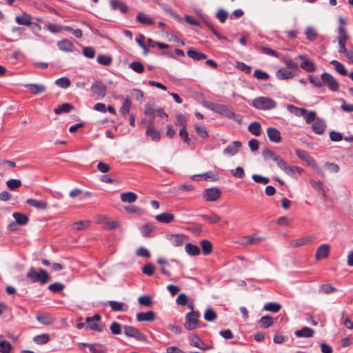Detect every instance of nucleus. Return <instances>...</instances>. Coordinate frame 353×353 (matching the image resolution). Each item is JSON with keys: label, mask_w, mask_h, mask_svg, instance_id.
Segmentation results:
<instances>
[{"label": "nucleus", "mask_w": 353, "mask_h": 353, "mask_svg": "<svg viewBox=\"0 0 353 353\" xmlns=\"http://www.w3.org/2000/svg\"><path fill=\"white\" fill-rule=\"evenodd\" d=\"M281 308V305L276 302H269L263 306V310L272 312H278Z\"/></svg>", "instance_id": "obj_37"}, {"label": "nucleus", "mask_w": 353, "mask_h": 353, "mask_svg": "<svg viewBox=\"0 0 353 353\" xmlns=\"http://www.w3.org/2000/svg\"><path fill=\"white\" fill-rule=\"evenodd\" d=\"M157 110L150 103L145 105L144 114L151 117L152 119L155 117Z\"/></svg>", "instance_id": "obj_56"}, {"label": "nucleus", "mask_w": 353, "mask_h": 353, "mask_svg": "<svg viewBox=\"0 0 353 353\" xmlns=\"http://www.w3.org/2000/svg\"><path fill=\"white\" fill-rule=\"evenodd\" d=\"M200 245L204 255H208L212 252V245L210 241L206 239L202 240L200 242Z\"/></svg>", "instance_id": "obj_34"}, {"label": "nucleus", "mask_w": 353, "mask_h": 353, "mask_svg": "<svg viewBox=\"0 0 353 353\" xmlns=\"http://www.w3.org/2000/svg\"><path fill=\"white\" fill-rule=\"evenodd\" d=\"M57 47L61 51L71 52L74 50L73 43L68 39H63L57 43Z\"/></svg>", "instance_id": "obj_19"}, {"label": "nucleus", "mask_w": 353, "mask_h": 353, "mask_svg": "<svg viewBox=\"0 0 353 353\" xmlns=\"http://www.w3.org/2000/svg\"><path fill=\"white\" fill-rule=\"evenodd\" d=\"M55 84L61 88H68L70 85V81L68 77H64L57 79Z\"/></svg>", "instance_id": "obj_44"}, {"label": "nucleus", "mask_w": 353, "mask_h": 353, "mask_svg": "<svg viewBox=\"0 0 353 353\" xmlns=\"http://www.w3.org/2000/svg\"><path fill=\"white\" fill-rule=\"evenodd\" d=\"M27 91L32 94H39L46 91V87L41 83H27L23 85Z\"/></svg>", "instance_id": "obj_10"}, {"label": "nucleus", "mask_w": 353, "mask_h": 353, "mask_svg": "<svg viewBox=\"0 0 353 353\" xmlns=\"http://www.w3.org/2000/svg\"><path fill=\"white\" fill-rule=\"evenodd\" d=\"M251 105L260 110H269L276 108V102L269 97H259L252 100Z\"/></svg>", "instance_id": "obj_2"}, {"label": "nucleus", "mask_w": 353, "mask_h": 353, "mask_svg": "<svg viewBox=\"0 0 353 353\" xmlns=\"http://www.w3.org/2000/svg\"><path fill=\"white\" fill-rule=\"evenodd\" d=\"M166 239L174 247L183 245L188 239L187 236L183 234H167Z\"/></svg>", "instance_id": "obj_8"}, {"label": "nucleus", "mask_w": 353, "mask_h": 353, "mask_svg": "<svg viewBox=\"0 0 353 353\" xmlns=\"http://www.w3.org/2000/svg\"><path fill=\"white\" fill-rule=\"evenodd\" d=\"M203 218L210 223H216L221 220V216L215 214H204L202 216Z\"/></svg>", "instance_id": "obj_53"}, {"label": "nucleus", "mask_w": 353, "mask_h": 353, "mask_svg": "<svg viewBox=\"0 0 353 353\" xmlns=\"http://www.w3.org/2000/svg\"><path fill=\"white\" fill-rule=\"evenodd\" d=\"M90 90L92 97L100 100L104 98L106 94V86L101 81H95L92 83Z\"/></svg>", "instance_id": "obj_3"}, {"label": "nucleus", "mask_w": 353, "mask_h": 353, "mask_svg": "<svg viewBox=\"0 0 353 353\" xmlns=\"http://www.w3.org/2000/svg\"><path fill=\"white\" fill-rule=\"evenodd\" d=\"M305 34L307 37V39L311 41H314L316 37V30H314V28L310 26L306 28Z\"/></svg>", "instance_id": "obj_59"}, {"label": "nucleus", "mask_w": 353, "mask_h": 353, "mask_svg": "<svg viewBox=\"0 0 353 353\" xmlns=\"http://www.w3.org/2000/svg\"><path fill=\"white\" fill-rule=\"evenodd\" d=\"M261 124L257 121L252 122L248 126V130L254 136L261 134Z\"/></svg>", "instance_id": "obj_38"}, {"label": "nucleus", "mask_w": 353, "mask_h": 353, "mask_svg": "<svg viewBox=\"0 0 353 353\" xmlns=\"http://www.w3.org/2000/svg\"><path fill=\"white\" fill-rule=\"evenodd\" d=\"M101 317L99 314H94L93 316L87 317L85 321L88 327L92 330L101 332L103 331L104 326L99 323Z\"/></svg>", "instance_id": "obj_5"}, {"label": "nucleus", "mask_w": 353, "mask_h": 353, "mask_svg": "<svg viewBox=\"0 0 353 353\" xmlns=\"http://www.w3.org/2000/svg\"><path fill=\"white\" fill-rule=\"evenodd\" d=\"M119 225H120V223L117 220H114V221H108V220L107 221H105V228L107 230H111L117 228L118 227H119Z\"/></svg>", "instance_id": "obj_62"}, {"label": "nucleus", "mask_w": 353, "mask_h": 353, "mask_svg": "<svg viewBox=\"0 0 353 353\" xmlns=\"http://www.w3.org/2000/svg\"><path fill=\"white\" fill-rule=\"evenodd\" d=\"M221 191L218 188H208L203 192V198L206 201H215L221 196Z\"/></svg>", "instance_id": "obj_9"}, {"label": "nucleus", "mask_w": 353, "mask_h": 353, "mask_svg": "<svg viewBox=\"0 0 353 353\" xmlns=\"http://www.w3.org/2000/svg\"><path fill=\"white\" fill-rule=\"evenodd\" d=\"M83 54L85 57L92 59L94 57L95 50L92 47H84L83 48Z\"/></svg>", "instance_id": "obj_64"}, {"label": "nucleus", "mask_w": 353, "mask_h": 353, "mask_svg": "<svg viewBox=\"0 0 353 353\" xmlns=\"http://www.w3.org/2000/svg\"><path fill=\"white\" fill-rule=\"evenodd\" d=\"M97 61L99 64L108 66L112 63V59L110 56L99 54L97 58Z\"/></svg>", "instance_id": "obj_43"}, {"label": "nucleus", "mask_w": 353, "mask_h": 353, "mask_svg": "<svg viewBox=\"0 0 353 353\" xmlns=\"http://www.w3.org/2000/svg\"><path fill=\"white\" fill-rule=\"evenodd\" d=\"M189 341L191 345L196 347L198 348L201 342L202 341L201 339L196 334H191L189 336Z\"/></svg>", "instance_id": "obj_61"}, {"label": "nucleus", "mask_w": 353, "mask_h": 353, "mask_svg": "<svg viewBox=\"0 0 353 353\" xmlns=\"http://www.w3.org/2000/svg\"><path fill=\"white\" fill-rule=\"evenodd\" d=\"M273 161H274L277 166L284 172H290V168L288 163L279 154H276Z\"/></svg>", "instance_id": "obj_24"}, {"label": "nucleus", "mask_w": 353, "mask_h": 353, "mask_svg": "<svg viewBox=\"0 0 353 353\" xmlns=\"http://www.w3.org/2000/svg\"><path fill=\"white\" fill-rule=\"evenodd\" d=\"M336 291V288L329 284H323L320 286V292L329 294Z\"/></svg>", "instance_id": "obj_51"}, {"label": "nucleus", "mask_w": 353, "mask_h": 353, "mask_svg": "<svg viewBox=\"0 0 353 353\" xmlns=\"http://www.w3.org/2000/svg\"><path fill=\"white\" fill-rule=\"evenodd\" d=\"M48 288L53 292H60L63 290L64 285L61 283L56 282L49 285Z\"/></svg>", "instance_id": "obj_54"}, {"label": "nucleus", "mask_w": 353, "mask_h": 353, "mask_svg": "<svg viewBox=\"0 0 353 353\" xmlns=\"http://www.w3.org/2000/svg\"><path fill=\"white\" fill-rule=\"evenodd\" d=\"M139 303L145 306H150L152 304V299L148 295H143L139 298Z\"/></svg>", "instance_id": "obj_63"}, {"label": "nucleus", "mask_w": 353, "mask_h": 353, "mask_svg": "<svg viewBox=\"0 0 353 353\" xmlns=\"http://www.w3.org/2000/svg\"><path fill=\"white\" fill-rule=\"evenodd\" d=\"M154 229V228L153 224L150 223H145L139 228L141 234L144 237L149 236L150 233L153 232Z\"/></svg>", "instance_id": "obj_36"}, {"label": "nucleus", "mask_w": 353, "mask_h": 353, "mask_svg": "<svg viewBox=\"0 0 353 353\" xmlns=\"http://www.w3.org/2000/svg\"><path fill=\"white\" fill-rule=\"evenodd\" d=\"M26 276L32 283H40L42 285L47 283L50 280V276L44 269H39L37 272L34 268H30Z\"/></svg>", "instance_id": "obj_1"}, {"label": "nucleus", "mask_w": 353, "mask_h": 353, "mask_svg": "<svg viewBox=\"0 0 353 353\" xmlns=\"http://www.w3.org/2000/svg\"><path fill=\"white\" fill-rule=\"evenodd\" d=\"M338 42H343L345 43L346 40L348 39V35L346 32L345 28L341 26L338 29Z\"/></svg>", "instance_id": "obj_46"}, {"label": "nucleus", "mask_w": 353, "mask_h": 353, "mask_svg": "<svg viewBox=\"0 0 353 353\" xmlns=\"http://www.w3.org/2000/svg\"><path fill=\"white\" fill-rule=\"evenodd\" d=\"M31 16L26 13L15 18V21L18 24L24 26H30L31 24Z\"/></svg>", "instance_id": "obj_33"}, {"label": "nucleus", "mask_w": 353, "mask_h": 353, "mask_svg": "<svg viewBox=\"0 0 353 353\" xmlns=\"http://www.w3.org/2000/svg\"><path fill=\"white\" fill-rule=\"evenodd\" d=\"M267 134L270 141L274 143H280L281 137L280 131L275 128H268L267 129Z\"/></svg>", "instance_id": "obj_15"}, {"label": "nucleus", "mask_w": 353, "mask_h": 353, "mask_svg": "<svg viewBox=\"0 0 353 353\" xmlns=\"http://www.w3.org/2000/svg\"><path fill=\"white\" fill-rule=\"evenodd\" d=\"M26 203L35 208L37 210H46L48 208V204L47 202L34 199H27Z\"/></svg>", "instance_id": "obj_22"}, {"label": "nucleus", "mask_w": 353, "mask_h": 353, "mask_svg": "<svg viewBox=\"0 0 353 353\" xmlns=\"http://www.w3.org/2000/svg\"><path fill=\"white\" fill-rule=\"evenodd\" d=\"M6 185L10 190H14L21 186V181L19 179H10L6 182Z\"/></svg>", "instance_id": "obj_48"}, {"label": "nucleus", "mask_w": 353, "mask_h": 353, "mask_svg": "<svg viewBox=\"0 0 353 353\" xmlns=\"http://www.w3.org/2000/svg\"><path fill=\"white\" fill-rule=\"evenodd\" d=\"M185 250L188 255L192 256H197L201 252L200 249L197 245H193L190 243L185 244Z\"/></svg>", "instance_id": "obj_31"}, {"label": "nucleus", "mask_w": 353, "mask_h": 353, "mask_svg": "<svg viewBox=\"0 0 353 353\" xmlns=\"http://www.w3.org/2000/svg\"><path fill=\"white\" fill-rule=\"evenodd\" d=\"M37 320L41 324L48 325L54 323V319L48 313H37Z\"/></svg>", "instance_id": "obj_21"}, {"label": "nucleus", "mask_w": 353, "mask_h": 353, "mask_svg": "<svg viewBox=\"0 0 353 353\" xmlns=\"http://www.w3.org/2000/svg\"><path fill=\"white\" fill-rule=\"evenodd\" d=\"M81 346H87L88 347L90 351L92 353H107L108 350L107 348L101 344L97 343H93V344H89V343H81Z\"/></svg>", "instance_id": "obj_17"}, {"label": "nucleus", "mask_w": 353, "mask_h": 353, "mask_svg": "<svg viewBox=\"0 0 353 353\" xmlns=\"http://www.w3.org/2000/svg\"><path fill=\"white\" fill-rule=\"evenodd\" d=\"M155 219L161 223H170L174 220V215L170 212H163L157 215Z\"/></svg>", "instance_id": "obj_20"}, {"label": "nucleus", "mask_w": 353, "mask_h": 353, "mask_svg": "<svg viewBox=\"0 0 353 353\" xmlns=\"http://www.w3.org/2000/svg\"><path fill=\"white\" fill-rule=\"evenodd\" d=\"M310 241V237L294 239L290 241V245L293 248H297L307 244Z\"/></svg>", "instance_id": "obj_40"}, {"label": "nucleus", "mask_w": 353, "mask_h": 353, "mask_svg": "<svg viewBox=\"0 0 353 353\" xmlns=\"http://www.w3.org/2000/svg\"><path fill=\"white\" fill-rule=\"evenodd\" d=\"M187 54L190 58L195 61L203 60L207 58V55L205 54L196 51L193 49L188 50L187 52Z\"/></svg>", "instance_id": "obj_29"}, {"label": "nucleus", "mask_w": 353, "mask_h": 353, "mask_svg": "<svg viewBox=\"0 0 353 353\" xmlns=\"http://www.w3.org/2000/svg\"><path fill=\"white\" fill-rule=\"evenodd\" d=\"M73 108V106L69 103H65L60 105H59L57 108L54 110V113L57 114H59L63 112H69Z\"/></svg>", "instance_id": "obj_39"}, {"label": "nucleus", "mask_w": 353, "mask_h": 353, "mask_svg": "<svg viewBox=\"0 0 353 353\" xmlns=\"http://www.w3.org/2000/svg\"><path fill=\"white\" fill-rule=\"evenodd\" d=\"M216 314L212 308H208L204 314V319L207 321H213L216 319Z\"/></svg>", "instance_id": "obj_47"}, {"label": "nucleus", "mask_w": 353, "mask_h": 353, "mask_svg": "<svg viewBox=\"0 0 353 353\" xmlns=\"http://www.w3.org/2000/svg\"><path fill=\"white\" fill-rule=\"evenodd\" d=\"M330 63L334 66L335 70L341 74L342 75H346L347 74V70L345 68V66L340 63L339 61L336 60H332L330 61Z\"/></svg>", "instance_id": "obj_42"}, {"label": "nucleus", "mask_w": 353, "mask_h": 353, "mask_svg": "<svg viewBox=\"0 0 353 353\" xmlns=\"http://www.w3.org/2000/svg\"><path fill=\"white\" fill-rule=\"evenodd\" d=\"M12 216L15 219L16 223L21 225L27 224L29 221L28 216L21 212H14Z\"/></svg>", "instance_id": "obj_30"}, {"label": "nucleus", "mask_w": 353, "mask_h": 353, "mask_svg": "<svg viewBox=\"0 0 353 353\" xmlns=\"http://www.w3.org/2000/svg\"><path fill=\"white\" fill-rule=\"evenodd\" d=\"M137 21L143 25H152L154 23V20L151 17L141 12L138 13Z\"/></svg>", "instance_id": "obj_35"}, {"label": "nucleus", "mask_w": 353, "mask_h": 353, "mask_svg": "<svg viewBox=\"0 0 353 353\" xmlns=\"http://www.w3.org/2000/svg\"><path fill=\"white\" fill-rule=\"evenodd\" d=\"M45 29H47L52 33H57V32H60L63 30V28H62V26H61L59 25L52 23H48L46 28H45Z\"/></svg>", "instance_id": "obj_58"}, {"label": "nucleus", "mask_w": 353, "mask_h": 353, "mask_svg": "<svg viewBox=\"0 0 353 353\" xmlns=\"http://www.w3.org/2000/svg\"><path fill=\"white\" fill-rule=\"evenodd\" d=\"M326 128V124L325 121L318 118L314 121L312 125V129L317 134H322Z\"/></svg>", "instance_id": "obj_16"}, {"label": "nucleus", "mask_w": 353, "mask_h": 353, "mask_svg": "<svg viewBox=\"0 0 353 353\" xmlns=\"http://www.w3.org/2000/svg\"><path fill=\"white\" fill-rule=\"evenodd\" d=\"M196 133L203 139H205L208 137V134L206 128L204 126H200L197 124L194 125Z\"/></svg>", "instance_id": "obj_60"}, {"label": "nucleus", "mask_w": 353, "mask_h": 353, "mask_svg": "<svg viewBox=\"0 0 353 353\" xmlns=\"http://www.w3.org/2000/svg\"><path fill=\"white\" fill-rule=\"evenodd\" d=\"M314 331L308 327H303L301 330L295 331L294 334L297 337H312L314 334Z\"/></svg>", "instance_id": "obj_28"}, {"label": "nucleus", "mask_w": 353, "mask_h": 353, "mask_svg": "<svg viewBox=\"0 0 353 353\" xmlns=\"http://www.w3.org/2000/svg\"><path fill=\"white\" fill-rule=\"evenodd\" d=\"M259 323L261 327L263 328H268L272 325L273 320L272 318L269 315L263 316L261 318L259 321Z\"/></svg>", "instance_id": "obj_41"}, {"label": "nucleus", "mask_w": 353, "mask_h": 353, "mask_svg": "<svg viewBox=\"0 0 353 353\" xmlns=\"http://www.w3.org/2000/svg\"><path fill=\"white\" fill-rule=\"evenodd\" d=\"M123 331L128 337H132L140 341H146L147 340L146 336L133 326L124 325Z\"/></svg>", "instance_id": "obj_4"}, {"label": "nucleus", "mask_w": 353, "mask_h": 353, "mask_svg": "<svg viewBox=\"0 0 353 353\" xmlns=\"http://www.w3.org/2000/svg\"><path fill=\"white\" fill-rule=\"evenodd\" d=\"M110 6L112 10H119L123 14L128 12L129 10L128 6L120 0H111Z\"/></svg>", "instance_id": "obj_23"}, {"label": "nucleus", "mask_w": 353, "mask_h": 353, "mask_svg": "<svg viewBox=\"0 0 353 353\" xmlns=\"http://www.w3.org/2000/svg\"><path fill=\"white\" fill-rule=\"evenodd\" d=\"M33 340L37 344H45L50 341V336L48 334H42L35 336Z\"/></svg>", "instance_id": "obj_45"}, {"label": "nucleus", "mask_w": 353, "mask_h": 353, "mask_svg": "<svg viewBox=\"0 0 353 353\" xmlns=\"http://www.w3.org/2000/svg\"><path fill=\"white\" fill-rule=\"evenodd\" d=\"M263 240L262 237H254V236H244L240 241L239 243L241 245L248 246L252 244L258 243Z\"/></svg>", "instance_id": "obj_27"}, {"label": "nucleus", "mask_w": 353, "mask_h": 353, "mask_svg": "<svg viewBox=\"0 0 353 353\" xmlns=\"http://www.w3.org/2000/svg\"><path fill=\"white\" fill-rule=\"evenodd\" d=\"M137 320L141 321H152L154 319V313L152 311L139 312L137 314Z\"/></svg>", "instance_id": "obj_26"}, {"label": "nucleus", "mask_w": 353, "mask_h": 353, "mask_svg": "<svg viewBox=\"0 0 353 353\" xmlns=\"http://www.w3.org/2000/svg\"><path fill=\"white\" fill-rule=\"evenodd\" d=\"M242 144L239 141H234L228 145L223 150V154L228 156L235 155L240 150Z\"/></svg>", "instance_id": "obj_13"}, {"label": "nucleus", "mask_w": 353, "mask_h": 353, "mask_svg": "<svg viewBox=\"0 0 353 353\" xmlns=\"http://www.w3.org/2000/svg\"><path fill=\"white\" fill-rule=\"evenodd\" d=\"M145 133L147 136L150 137L154 141H158L161 139V134L159 131L155 130L154 128V121L150 120L148 122Z\"/></svg>", "instance_id": "obj_11"}, {"label": "nucleus", "mask_w": 353, "mask_h": 353, "mask_svg": "<svg viewBox=\"0 0 353 353\" xmlns=\"http://www.w3.org/2000/svg\"><path fill=\"white\" fill-rule=\"evenodd\" d=\"M294 76L295 73L286 68H281L276 72V77L280 80L288 79L292 78Z\"/></svg>", "instance_id": "obj_18"}, {"label": "nucleus", "mask_w": 353, "mask_h": 353, "mask_svg": "<svg viewBox=\"0 0 353 353\" xmlns=\"http://www.w3.org/2000/svg\"><path fill=\"white\" fill-rule=\"evenodd\" d=\"M321 79L323 83L327 85L330 90L334 92L338 90L339 83L330 73H323L321 74Z\"/></svg>", "instance_id": "obj_7"}, {"label": "nucleus", "mask_w": 353, "mask_h": 353, "mask_svg": "<svg viewBox=\"0 0 353 353\" xmlns=\"http://www.w3.org/2000/svg\"><path fill=\"white\" fill-rule=\"evenodd\" d=\"M297 57L302 61L300 64L301 68L307 71V72H312L316 70V66L314 62L307 59L305 56L299 55Z\"/></svg>", "instance_id": "obj_12"}, {"label": "nucleus", "mask_w": 353, "mask_h": 353, "mask_svg": "<svg viewBox=\"0 0 353 353\" xmlns=\"http://www.w3.org/2000/svg\"><path fill=\"white\" fill-rule=\"evenodd\" d=\"M108 304L113 311L120 312L127 310V306L123 302L109 301Z\"/></svg>", "instance_id": "obj_32"}, {"label": "nucleus", "mask_w": 353, "mask_h": 353, "mask_svg": "<svg viewBox=\"0 0 353 353\" xmlns=\"http://www.w3.org/2000/svg\"><path fill=\"white\" fill-rule=\"evenodd\" d=\"M199 317V312L192 311L185 316V327L188 330L195 329L198 325V318Z\"/></svg>", "instance_id": "obj_6"}, {"label": "nucleus", "mask_w": 353, "mask_h": 353, "mask_svg": "<svg viewBox=\"0 0 353 353\" xmlns=\"http://www.w3.org/2000/svg\"><path fill=\"white\" fill-rule=\"evenodd\" d=\"M122 202L132 203L137 201V195L132 192H123L120 195Z\"/></svg>", "instance_id": "obj_25"}, {"label": "nucleus", "mask_w": 353, "mask_h": 353, "mask_svg": "<svg viewBox=\"0 0 353 353\" xmlns=\"http://www.w3.org/2000/svg\"><path fill=\"white\" fill-rule=\"evenodd\" d=\"M130 68L136 72L141 73L144 70V67L140 61H133L130 64Z\"/></svg>", "instance_id": "obj_52"}, {"label": "nucleus", "mask_w": 353, "mask_h": 353, "mask_svg": "<svg viewBox=\"0 0 353 353\" xmlns=\"http://www.w3.org/2000/svg\"><path fill=\"white\" fill-rule=\"evenodd\" d=\"M330 246L329 244H322L316 250L315 258L316 260L327 258L329 255Z\"/></svg>", "instance_id": "obj_14"}, {"label": "nucleus", "mask_w": 353, "mask_h": 353, "mask_svg": "<svg viewBox=\"0 0 353 353\" xmlns=\"http://www.w3.org/2000/svg\"><path fill=\"white\" fill-rule=\"evenodd\" d=\"M12 345L7 341H0V352L1 353H10L12 350Z\"/></svg>", "instance_id": "obj_50"}, {"label": "nucleus", "mask_w": 353, "mask_h": 353, "mask_svg": "<svg viewBox=\"0 0 353 353\" xmlns=\"http://www.w3.org/2000/svg\"><path fill=\"white\" fill-rule=\"evenodd\" d=\"M228 108L225 105H222V104H216V105H213V108H212V110L221 114V115H223L225 116L228 110Z\"/></svg>", "instance_id": "obj_55"}, {"label": "nucleus", "mask_w": 353, "mask_h": 353, "mask_svg": "<svg viewBox=\"0 0 353 353\" xmlns=\"http://www.w3.org/2000/svg\"><path fill=\"white\" fill-rule=\"evenodd\" d=\"M130 106H131V101H130V99L127 97L124 100L123 105H122L121 108H120V110H119L120 112L122 114L125 115L126 114L129 113Z\"/></svg>", "instance_id": "obj_49"}, {"label": "nucleus", "mask_w": 353, "mask_h": 353, "mask_svg": "<svg viewBox=\"0 0 353 353\" xmlns=\"http://www.w3.org/2000/svg\"><path fill=\"white\" fill-rule=\"evenodd\" d=\"M226 113L227 114H225V117H228V119H232L237 123H241V117L240 115L235 114L234 112H233L229 108L228 109Z\"/></svg>", "instance_id": "obj_57"}]
</instances>
